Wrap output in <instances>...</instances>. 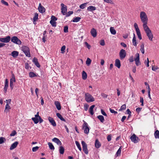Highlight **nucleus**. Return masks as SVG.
<instances>
[{
	"label": "nucleus",
	"mask_w": 159,
	"mask_h": 159,
	"mask_svg": "<svg viewBox=\"0 0 159 159\" xmlns=\"http://www.w3.org/2000/svg\"><path fill=\"white\" fill-rule=\"evenodd\" d=\"M84 97L86 101L88 102H93L95 101L93 97L88 93H85Z\"/></svg>",
	"instance_id": "obj_1"
},
{
	"label": "nucleus",
	"mask_w": 159,
	"mask_h": 159,
	"mask_svg": "<svg viewBox=\"0 0 159 159\" xmlns=\"http://www.w3.org/2000/svg\"><path fill=\"white\" fill-rule=\"evenodd\" d=\"M140 17L142 22L143 23L147 22L148 21V18L146 13L144 11L140 12Z\"/></svg>",
	"instance_id": "obj_2"
},
{
	"label": "nucleus",
	"mask_w": 159,
	"mask_h": 159,
	"mask_svg": "<svg viewBox=\"0 0 159 159\" xmlns=\"http://www.w3.org/2000/svg\"><path fill=\"white\" fill-rule=\"evenodd\" d=\"M22 50L25 53L26 56L28 57H31L30 53V50L29 48L27 46H24L21 48Z\"/></svg>",
	"instance_id": "obj_3"
},
{
	"label": "nucleus",
	"mask_w": 159,
	"mask_h": 159,
	"mask_svg": "<svg viewBox=\"0 0 159 159\" xmlns=\"http://www.w3.org/2000/svg\"><path fill=\"white\" fill-rule=\"evenodd\" d=\"M84 123L82 125V128L84 129V132L86 134H88L89 132V129L88 127L87 123L84 120Z\"/></svg>",
	"instance_id": "obj_4"
},
{
	"label": "nucleus",
	"mask_w": 159,
	"mask_h": 159,
	"mask_svg": "<svg viewBox=\"0 0 159 159\" xmlns=\"http://www.w3.org/2000/svg\"><path fill=\"white\" fill-rule=\"evenodd\" d=\"M11 40L13 43L17 44L20 45L21 43V41L16 36L12 37L11 39Z\"/></svg>",
	"instance_id": "obj_5"
},
{
	"label": "nucleus",
	"mask_w": 159,
	"mask_h": 159,
	"mask_svg": "<svg viewBox=\"0 0 159 159\" xmlns=\"http://www.w3.org/2000/svg\"><path fill=\"white\" fill-rule=\"evenodd\" d=\"M81 144L82 146L83 150L84 153L86 154L88 153V151L87 149V145L84 141H82Z\"/></svg>",
	"instance_id": "obj_6"
},
{
	"label": "nucleus",
	"mask_w": 159,
	"mask_h": 159,
	"mask_svg": "<svg viewBox=\"0 0 159 159\" xmlns=\"http://www.w3.org/2000/svg\"><path fill=\"white\" fill-rule=\"evenodd\" d=\"M126 55L125 51L123 49H121L119 52L120 59L121 60L123 59L125 57Z\"/></svg>",
	"instance_id": "obj_7"
},
{
	"label": "nucleus",
	"mask_w": 159,
	"mask_h": 159,
	"mask_svg": "<svg viewBox=\"0 0 159 159\" xmlns=\"http://www.w3.org/2000/svg\"><path fill=\"white\" fill-rule=\"evenodd\" d=\"M61 12L62 14L64 15H66V14L67 11V8L66 6L63 3L61 4Z\"/></svg>",
	"instance_id": "obj_8"
},
{
	"label": "nucleus",
	"mask_w": 159,
	"mask_h": 159,
	"mask_svg": "<svg viewBox=\"0 0 159 159\" xmlns=\"http://www.w3.org/2000/svg\"><path fill=\"white\" fill-rule=\"evenodd\" d=\"M11 37L9 36H7L5 38H0V41L5 43H7L10 42Z\"/></svg>",
	"instance_id": "obj_9"
},
{
	"label": "nucleus",
	"mask_w": 159,
	"mask_h": 159,
	"mask_svg": "<svg viewBox=\"0 0 159 159\" xmlns=\"http://www.w3.org/2000/svg\"><path fill=\"white\" fill-rule=\"evenodd\" d=\"M131 141L135 143H138L139 140L138 137H137L135 134H134L130 137Z\"/></svg>",
	"instance_id": "obj_10"
},
{
	"label": "nucleus",
	"mask_w": 159,
	"mask_h": 159,
	"mask_svg": "<svg viewBox=\"0 0 159 159\" xmlns=\"http://www.w3.org/2000/svg\"><path fill=\"white\" fill-rule=\"evenodd\" d=\"M35 117L32 118L31 119L34 121L35 124H37L39 122L38 118L40 117L39 115V112H37V114L35 115Z\"/></svg>",
	"instance_id": "obj_11"
},
{
	"label": "nucleus",
	"mask_w": 159,
	"mask_h": 159,
	"mask_svg": "<svg viewBox=\"0 0 159 159\" xmlns=\"http://www.w3.org/2000/svg\"><path fill=\"white\" fill-rule=\"evenodd\" d=\"M136 58L135 59V64L137 66H139L141 65V63L139 61V53L136 54Z\"/></svg>",
	"instance_id": "obj_12"
},
{
	"label": "nucleus",
	"mask_w": 159,
	"mask_h": 159,
	"mask_svg": "<svg viewBox=\"0 0 159 159\" xmlns=\"http://www.w3.org/2000/svg\"><path fill=\"white\" fill-rule=\"evenodd\" d=\"M38 9L39 11L41 13H43L45 12V8L42 6L40 3L39 4Z\"/></svg>",
	"instance_id": "obj_13"
},
{
	"label": "nucleus",
	"mask_w": 159,
	"mask_h": 159,
	"mask_svg": "<svg viewBox=\"0 0 159 159\" xmlns=\"http://www.w3.org/2000/svg\"><path fill=\"white\" fill-rule=\"evenodd\" d=\"M147 36L148 37L149 40L151 41H152L153 35L151 30L146 32Z\"/></svg>",
	"instance_id": "obj_14"
},
{
	"label": "nucleus",
	"mask_w": 159,
	"mask_h": 159,
	"mask_svg": "<svg viewBox=\"0 0 159 159\" xmlns=\"http://www.w3.org/2000/svg\"><path fill=\"white\" fill-rule=\"evenodd\" d=\"M48 120L49 122L51 123L52 125L53 126H56V124L55 121L54 120L53 118L49 116L48 117Z\"/></svg>",
	"instance_id": "obj_15"
},
{
	"label": "nucleus",
	"mask_w": 159,
	"mask_h": 159,
	"mask_svg": "<svg viewBox=\"0 0 159 159\" xmlns=\"http://www.w3.org/2000/svg\"><path fill=\"white\" fill-rule=\"evenodd\" d=\"M147 22H148L143 23V25L145 33L151 30L148 27L147 25Z\"/></svg>",
	"instance_id": "obj_16"
},
{
	"label": "nucleus",
	"mask_w": 159,
	"mask_h": 159,
	"mask_svg": "<svg viewBox=\"0 0 159 159\" xmlns=\"http://www.w3.org/2000/svg\"><path fill=\"white\" fill-rule=\"evenodd\" d=\"M52 141L57 143L58 145L61 146L62 145L61 141L58 139L54 138L52 139Z\"/></svg>",
	"instance_id": "obj_17"
},
{
	"label": "nucleus",
	"mask_w": 159,
	"mask_h": 159,
	"mask_svg": "<svg viewBox=\"0 0 159 159\" xmlns=\"http://www.w3.org/2000/svg\"><path fill=\"white\" fill-rule=\"evenodd\" d=\"M33 61L37 67H40V66L38 62V60L37 58L34 57L33 60Z\"/></svg>",
	"instance_id": "obj_18"
},
{
	"label": "nucleus",
	"mask_w": 159,
	"mask_h": 159,
	"mask_svg": "<svg viewBox=\"0 0 159 159\" xmlns=\"http://www.w3.org/2000/svg\"><path fill=\"white\" fill-rule=\"evenodd\" d=\"M18 143H19L17 141H16L15 142L11 145L10 148V150H12L15 148H16Z\"/></svg>",
	"instance_id": "obj_19"
},
{
	"label": "nucleus",
	"mask_w": 159,
	"mask_h": 159,
	"mask_svg": "<svg viewBox=\"0 0 159 159\" xmlns=\"http://www.w3.org/2000/svg\"><path fill=\"white\" fill-rule=\"evenodd\" d=\"M54 104L58 110H59L61 109V107L60 103L59 101H55L54 102Z\"/></svg>",
	"instance_id": "obj_20"
},
{
	"label": "nucleus",
	"mask_w": 159,
	"mask_h": 159,
	"mask_svg": "<svg viewBox=\"0 0 159 159\" xmlns=\"http://www.w3.org/2000/svg\"><path fill=\"white\" fill-rule=\"evenodd\" d=\"M92 35L94 37H95L97 36V31L96 29L94 28H92L90 31Z\"/></svg>",
	"instance_id": "obj_21"
},
{
	"label": "nucleus",
	"mask_w": 159,
	"mask_h": 159,
	"mask_svg": "<svg viewBox=\"0 0 159 159\" xmlns=\"http://www.w3.org/2000/svg\"><path fill=\"white\" fill-rule=\"evenodd\" d=\"M115 66H116L118 68H120L121 64L120 60L119 59H116L115 60Z\"/></svg>",
	"instance_id": "obj_22"
},
{
	"label": "nucleus",
	"mask_w": 159,
	"mask_h": 159,
	"mask_svg": "<svg viewBox=\"0 0 159 159\" xmlns=\"http://www.w3.org/2000/svg\"><path fill=\"white\" fill-rule=\"evenodd\" d=\"M101 144L100 142L97 139L95 140V147L97 148H99L101 146Z\"/></svg>",
	"instance_id": "obj_23"
},
{
	"label": "nucleus",
	"mask_w": 159,
	"mask_h": 159,
	"mask_svg": "<svg viewBox=\"0 0 159 159\" xmlns=\"http://www.w3.org/2000/svg\"><path fill=\"white\" fill-rule=\"evenodd\" d=\"M11 56L15 58H16L19 55V52L17 51H14L11 53Z\"/></svg>",
	"instance_id": "obj_24"
},
{
	"label": "nucleus",
	"mask_w": 159,
	"mask_h": 159,
	"mask_svg": "<svg viewBox=\"0 0 159 159\" xmlns=\"http://www.w3.org/2000/svg\"><path fill=\"white\" fill-rule=\"evenodd\" d=\"M132 43L133 45L134 46H137V43L136 41V38L135 34L134 33H133V37L132 40Z\"/></svg>",
	"instance_id": "obj_25"
},
{
	"label": "nucleus",
	"mask_w": 159,
	"mask_h": 159,
	"mask_svg": "<svg viewBox=\"0 0 159 159\" xmlns=\"http://www.w3.org/2000/svg\"><path fill=\"white\" fill-rule=\"evenodd\" d=\"M11 108L10 106L8 105V103L7 102L6 106L4 110V112L7 113L9 111V110L11 109Z\"/></svg>",
	"instance_id": "obj_26"
},
{
	"label": "nucleus",
	"mask_w": 159,
	"mask_h": 159,
	"mask_svg": "<svg viewBox=\"0 0 159 159\" xmlns=\"http://www.w3.org/2000/svg\"><path fill=\"white\" fill-rule=\"evenodd\" d=\"M95 106V105H92L89 108V111L90 114L92 115H93L94 114V112L93 111V109L94 107Z\"/></svg>",
	"instance_id": "obj_27"
},
{
	"label": "nucleus",
	"mask_w": 159,
	"mask_h": 159,
	"mask_svg": "<svg viewBox=\"0 0 159 159\" xmlns=\"http://www.w3.org/2000/svg\"><path fill=\"white\" fill-rule=\"evenodd\" d=\"M96 10V7L94 6H89L87 8V10L89 11H93Z\"/></svg>",
	"instance_id": "obj_28"
},
{
	"label": "nucleus",
	"mask_w": 159,
	"mask_h": 159,
	"mask_svg": "<svg viewBox=\"0 0 159 159\" xmlns=\"http://www.w3.org/2000/svg\"><path fill=\"white\" fill-rule=\"evenodd\" d=\"M56 115L57 117L59 118L61 120L64 122H66V120L62 117L61 115L59 113H57Z\"/></svg>",
	"instance_id": "obj_29"
},
{
	"label": "nucleus",
	"mask_w": 159,
	"mask_h": 159,
	"mask_svg": "<svg viewBox=\"0 0 159 159\" xmlns=\"http://www.w3.org/2000/svg\"><path fill=\"white\" fill-rule=\"evenodd\" d=\"M65 149L63 146H61L59 147V151L60 153L61 154H64Z\"/></svg>",
	"instance_id": "obj_30"
},
{
	"label": "nucleus",
	"mask_w": 159,
	"mask_h": 159,
	"mask_svg": "<svg viewBox=\"0 0 159 159\" xmlns=\"http://www.w3.org/2000/svg\"><path fill=\"white\" fill-rule=\"evenodd\" d=\"M98 119H99L100 121L102 122L103 123L104 121V119L103 116L102 115H99L97 117Z\"/></svg>",
	"instance_id": "obj_31"
},
{
	"label": "nucleus",
	"mask_w": 159,
	"mask_h": 159,
	"mask_svg": "<svg viewBox=\"0 0 159 159\" xmlns=\"http://www.w3.org/2000/svg\"><path fill=\"white\" fill-rule=\"evenodd\" d=\"M87 74L86 72L84 71H83L82 74V79L84 80H86L87 78Z\"/></svg>",
	"instance_id": "obj_32"
},
{
	"label": "nucleus",
	"mask_w": 159,
	"mask_h": 159,
	"mask_svg": "<svg viewBox=\"0 0 159 159\" xmlns=\"http://www.w3.org/2000/svg\"><path fill=\"white\" fill-rule=\"evenodd\" d=\"M110 31L111 33L112 34H115L116 33V31L114 29L113 27H111L110 28Z\"/></svg>",
	"instance_id": "obj_33"
},
{
	"label": "nucleus",
	"mask_w": 159,
	"mask_h": 159,
	"mask_svg": "<svg viewBox=\"0 0 159 159\" xmlns=\"http://www.w3.org/2000/svg\"><path fill=\"white\" fill-rule=\"evenodd\" d=\"M154 136L156 139H157L159 138V131L158 130H156L155 132Z\"/></svg>",
	"instance_id": "obj_34"
},
{
	"label": "nucleus",
	"mask_w": 159,
	"mask_h": 159,
	"mask_svg": "<svg viewBox=\"0 0 159 159\" xmlns=\"http://www.w3.org/2000/svg\"><path fill=\"white\" fill-rule=\"evenodd\" d=\"M81 18L80 17H76L75 18H74L72 21L73 22H78L80 21Z\"/></svg>",
	"instance_id": "obj_35"
},
{
	"label": "nucleus",
	"mask_w": 159,
	"mask_h": 159,
	"mask_svg": "<svg viewBox=\"0 0 159 159\" xmlns=\"http://www.w3.org/2000/svg\"><path fill=\"white\" fill-rule=\"evenodd\" d=\"M38 14L37 13H35L34 14V16L33 19L34 22L36 21L38 19Z\"/></svg>",
	"instance_id": "obj_36"
},
{
	"label": "nucleus",
	"mask_w": 159,
	"mask_h": 159,
	"mask_svg": "<svg viewBox=\"0 0 159 159\" xmlns=\"http://www.w3.org/2000/svg\"><path fill=\"white\" fill-rule=\"evenodd\" d=\"M48 145L49 148L50 149L52 150H54V147L52 143L49 142L48 143Z\"/></svg>",
	"instance_id": "obj_37"
},
{
	"label": "nucleus",
	"mask_w": 159,
	"mask_h": 159,
	"mask_svg": "<svg viewBox=\"0 0 159 159\" xmlns=\"http://www.w3.org/2000/svg\"><path fill=\"white\" fill-rule=\"evenodd\" d=\"M29 76L31 78H33L37 76V75H36L33 72H30L29 73Z\"/></svg>",
	"instance_id": "obj_38"
},
{
	"label": "nucleus",
	"mask_w": 159,
	"mask_h": 159,
	"mask_svg": "<svg viewBox=\"0 0 159 159\" xmlns=\"http://www.w3.org/2000/svg\"><path fill=\"white\" fill-rule=\"evenodd\" d=\"M6 141V139L3 137H0V144H2Z\"/></svg>",
	"instance_id": "obj_39"
},
{
	"label": "nucleus",
	"mask_w": 159,
	"mask_h": 159,
	"mask_svg": "<svg viewBox=\"0 0 159 159\" xmlns=\"http://www.w3.org/2000/svg\"><path fill=\"white\" fill-rule=\"evenodd\" d=\"M91 60L89 58H88L86 61V64L88 66H89L91 64Z\"/></svg>",
	"instance_id": "obj_40"
},
{
	"label": "nucleus",
	"mask_w": 159,
	"mask_h": 159,
	"mask_svg": "<svg viewBox=\"0 0 159 159\" xmlns=\"http://www.w3.org/2000/svg\"><path fill=\"white\" fill-rule=\"evenodd\" d=\"M75 144H76V146H77L78 148L79 149V150L80 151H81L82 150V149H81L80 144L79 143V142L77 141H75Z\"/></svg>",
	"instance_id": "obj_41"
},
{
	"label": "nucleus",
	"mask_w": 159,
	"mask_h": 159,
	"mask_svg": "<svg viewBox=\"0 0 159 159\" xmlns=\"http://www.w3.org/2000/svg\"><path fill=\"white\" fill-rule=\"evenodd\" d=\"M136 33H137V34L138 35L139 39L140 40L141 39H142V37L141 36V34L140 32V30L139 31H136Z\"/></svg>",
	"instance_id": "obj_42"
},
{
	"label": "nucleus",
	"mask_w": 159,
	"mask_h": 159,
	"mask_svg": "<svg viewBox=\"0 0 159 159\" xmlns=\"http://www.w3.org/2000/svg\"><path fill=\"white\" fill-rule=\"evenodd\" d=\"M50 22L52 26L56 27V21L51 20Z\"/></svg>",
	"instance_id": "obj_43"
},
{
	"label": "nucleus",
	"mask_w": 159,
	"mask_h": 159,
	"mask_svg": "<svg viewBox=\"0 0 159 159\" xmlns=\"http://www.w3.org/2000/svg\"><path fill=\"white\" fill-rule=\"evenodd\" d=\"M121 152V147H120L116 152V156H120Z\"/></svg>",
	"instance_id": "obj_44"
},
{
	"label": "nucleus",
	"mask_w": 159,
	"mask_h": 159,
	"mask_svg": "<svg viewBox=\"0 0 159 159\" xmlns=\"http://www.w3.org/2000/svg\"><path fill=\"white\" fill-rule=\"evenodd\" d=\"M134 26L136 32L140 30L139 29V28L138 25L136 23H134Z\"/></svg>",
	"instance_id": "obj_45"
},
{
	"label": "nucleus",
	"mask_w": 159,
	"mask_h": 159,
	"mask_svg": "<svg viewBox=\"0 0 159 159\" xmlns=\"http://www.w3.org/2000/svg\"><path fill=\"white\" fill-rule=\"evenodd\" d=\"M87 3H84L81 4L80 6V8L81 9H84L85 8V7H86V5H87Z\"/></svg>",
	"instance_id": "obj_46"
},
{
	"label": "nucleus",
	"mask_w": 159,
	"mask_h": 159,
	"mask_svg": "<svg viewBox=\"0 0 159 159\" xmlns=\"http://www.w3.org/2000/svg\"><path fill=\"white\" fill-rule=\"evenodd\" d=\"M126 105L124 104L120 108L119 110V111L124 110L126 109Z\"/></svg>",
	"instance_id": "obj_47"
},
{
	"label": "nucleus",
	"mask_w": 159,
	"mask_h": 159,
	"mask_svg": "<svg viewBox=\"0 0 159 159\" xmlns=\"http://www.w3.org/2000/svg\"><path fill=\"white\" fill-rule=\"evenodd\" d=\"M16 131L14 130L12 131L11 133L10 134V136H13L16 134Z\"/></svg>",
	"instance_id": "obj_48"
},
{
	"label": "nucleus",
	"mask_w": 159,
	"mask_h": 159,
	"mask_svg": "<svg viewBox=\"0 0 159 159\" xmlns=\"http://www.w3.org/2000/svg\"><path fill=\"white\" fill-rule=\"evenodd\" d=\"M66 49V46L65 45L62 46L61 48V53H64L65 52V50Z\"/></svg>",
	"instance_id": "obj_49"
},
{
	"label": "nucleus",
	"mask_w": 159,
	"mask_h": 159,
	"mask_svg": "<svg viewBox=\"0 0 159 159\" xmlns=\"http://www.w3.org/2000/svg\"><path fill=\"white\" fill-rule=\"evenodd\" d=\"M1 2L6 6H8L9 5L8 3L4 0H1Z\"/></svg>",
	"instance_id": "obj_50"
},
{
	"label": "nucleus",
	"mask_w": 159,
	"mask_h": 159,
	"mask_svg": "<svg viewBox=\"0 0 159 159\" xmlns=\"http://www.w3.org/2000/svg\"><path fill=\"white\" fill-rule=\"evenodd\" d=\"M68 27L67 26H66L64 27V31L65 33H67L68 32Z\"/></svg>",
	"instance_id": "obj_51"
},
{
	"label": "nucleus",
	"mask_w": 159,
	"mask_h": 159,
	"mask_svg": "<svg viewBox=\"0 0 159 159\" xmlns=\"http://www.w3.org/2000/svg\"><path fill=\"white\" fill-rule=\"evenodd\" d=\"M84 44L85 45L86 47L88 48L89 49H90L91 46L90 45L88 44L87 42H85Z\"/></svg>",
	"instance_id": "obj_52"
},
{
	"label": "nucleus",
	"mask_w": 159,
	"mask_h": 159,
	"mask_svg": "<svg viewBox=\"0 0 159 159\" xmlns=\"http://www.w3.org/2000/svg\"><path fill=\"white\" fill-rule=\"evenodd\" d=\"M39 148V147L38 146H36L35 147H33L32 148V151L33 152H35Z\"/></svg>",
	"instance_id": "obj_53"
},
{
	"label": "nucleus",
	"mask_w": 159,
	"mask_h": 159,
	"mask_svg": "<svg viewBox=\"0 0 159 159\" xmlns=\"http://www.w3.org/2000/svg\"><path fill=\"white\" fill-rule=\"evenodd\" d=\"M89 105L87 104H85L84 105V108L85 111H87L88 110V108L89 107Z\"/></svg>",
	"instance_id": "obj_54"
},
{
	"label": "nucleus",
	"mask_w": 159,
	"mask_h": 159,
	"mask_svg": "<svg viewBox=\"0 0 159 159\" xmlns=\"http://www.w3.org/2000/svg\"><path fill=\"white\" fill-rule=\"evenodd\" d=\"M100 44L102 46L105 45V43L104 40H101V41H100Z\"/></svg>",
	"instance_id": "obj_55"
},
{
	"label": "nucleus",
	"mask_w": 159,
	"mask_h": 159,
	"mask_svg": "<svg viewBox=\"0 0 159 159\" xmlns=\"http://www.w3.org/2000/svg\"><path fill=\"white\" fill-rule=\"evenodd\" d=\"M57 20V18L56 17L53 16H52L51 20H52V21H55Z\"/></svg>",
	"instance_id": "obj_56"
},
{
	"label": "nucleus",
	"mask_w": 159,
	"mask_h": 159,
	"mask_svg": "<svg viewBox=\"0 0 159 159\" xmlns=\"http://www.w3.org/2000/svg\"><path fill=\"white\" fill-rule=\"evenodd\" d=\"M142 109V108L138 107L136 109V111L138 113H139Z\"/></svg>",
	"instance_id": "obj_57"
},
{
	"label": "nucleus",
	"mask_w": 159,
	"mask_h": 159,
	"mask_svg": "<svg viewBox=\"0 0 159 159\" xmlns=\"http://www.w3.org/2000/svg\"><path fill=\"white\" fill-rule=\"evenodd\" d=\"M73 13V11H69L68 12L67 14L66 15V16L68 17L70 16Z\"/></svg>",
	"instance_id": "obj_58"
},
{
	"label": "nucleus",
	"mask_w": 159,
	"mask_h": 159,
	"mask_svg": "<svg viewBox=\"0 0 159 159\" xmlns=\"http://www.w3.org/2000/svg\"><path fill=\"white\" fill-rule=\"evenodd\" d=\"M110 111L111 113H113L114 114H116L117 113V112L116 111H115L114 110L111 109V108H110Z\"/></svg>",
	"instance_id": "obj_59"
},
{
	"label": "nucleus",
	"mask_w": 159,
	"mask_h": 159,
	"mask_svg": "<svg viewBox=\"0 0 159 159\" xmlns=\"http://www.w3.org/2000/svg\"><path fill=\"white\" fill-rule=\"evenodd\" d=\"M129 61L130 62H132L133 61H134V58H133V56H131L129 59Z\"/></svg>",
	"instance_id": "obj_60"
},
{
	"label": "nucleus",
	"mask_w": 159,
	"mask_h": 159,
	"mask_svg": "<svg viewBox=\"0 0 159 159\" xmlns=\"http://www.w3.org/2000/svg\"><path fill=\"white\" fill-rule=\"evenodd\" d=\"M101 112L102 114L104 116H107L106 113L104 111L103 109L101 110Z\"/></svg>",
	"instance_id": "obj_61"
},
{
	"label": "nucleus",
	"mask_w": 159,
	"mask_h": 159,
	"mask_svg": "<svg viewBox=\"0 0 159 159\" xmlns=\"http://www.w3.org/2000/svg\"><path fill=\"white\" fill-rule=\"evenodd\" d=\"M158 69V68L157 66L155 67L152 66V70L155 71L156 70Z\"/></svg>",
	"instance_id": "obj_62"
},
{
	"label": "nucleus",
	"mask_w": 159,
	"mask_h": 159,
	"mask_svg": "<svg viewBox=\"0 0 159 159\" xmlns=\"http://www.w3.org/2000/svg\"><path fill=\"white\" fill-rule=\"evenodd\" d=\"M15 81H16L15 78L14 77H12V78H11L10 79V82H12V83H13L14 82H15Z\"/></svg>",
	"instance_id": "obj_63"
},
{
	"label": "nucleus",
	"mask_w": 159,
	"mask_h": 159,
	"mask_svg": "<svg viewBox=\"0 0 159 159\" xmlns=\"http://www.w3.org/2000/svg\"><path fill=\"white\" fill-rule=\"evenodd\" d=\"M107 139L108 141H110L111 140V136L110 135H108L107 137Z\"/></svg>",
	"instance_id": "obj_64"
}]
</instances>
